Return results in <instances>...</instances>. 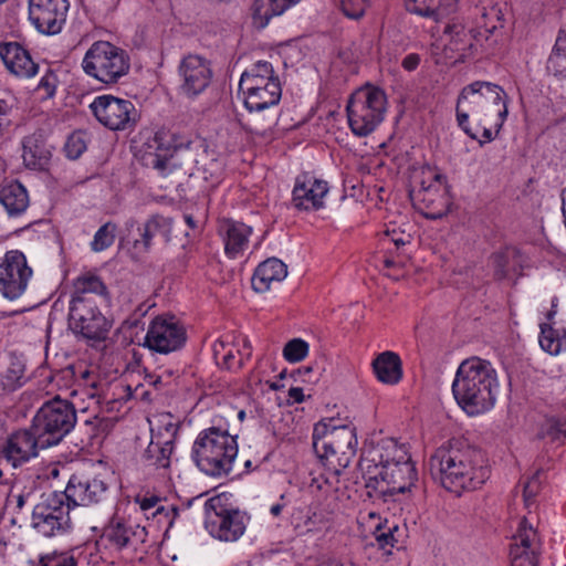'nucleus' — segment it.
I'll return each mask as SVG.
<instances>
[{
  "label": "nucleus",
  "mask_w": 566,
  "mask_h": 566,
  "mask_svg": "<svg viewBox=\"0 0 566 566\" xmlns=\"http://www.w3.org/2000/svg\"><path fill=\"white\" fill-rule=\"evenodd\" d=\"M359 469L368 497L382 499L410 493L416 488L418 472L403 446L394 439H382L363 450Z\"/></svg>",
  "instance_id": "nucleus-1"
},
{
  "label": "nucleus",
  "mask_w": 566,
  "mask_h": 566,
  "mask_svg": "<svg viewBox=\"0 0 566 566\" xmlns=\"http://www.w3.org/2000/svg\"><path fill=\"white\" fill-rule=\"evenodd\" d=\"M428 470L436 482L457 494L475 490L490 478L484 453L461 440L437 449L428 461Z\"/></svg>",
  "instance_id": "nucleus-2"
},
{
  "label": "nucleus",
  "mask_w": 566,
  "mask_h": 566,
  "mask_svg": "<svg viewBox=\"0 0 566 566\" xmlns=\"http://www.w3.org/2000/svg\"><path fill=\"white\" fill-rule=\"evenodd\" d=\"M455 114L458 125L472 139H476V134L468 124L470 114L479 125L494 126L499 134L509 114L507 95L497 84L473 82L461 90Z\"/></svg>",
  "instance_id": "nucleus-3"
},
{
  "label": "nucleus",
  "mask_w": 566,
  "mask_h": 566,
  "mask_svg": "<svg viewBox=\"0 0 566 566\" xmlns=\"http://www.w3.org/2000/svg\"><path fill=\"white\" fill-rule=\"evenodd\" d=\"M499 381L491 363L478 357L462 361L452 382V392L458 405L468 415H480L495 402Z\"/></svg>",
  "instance_id": "nucleus-4"
},
{
  "label": "nucleus",
  "mask_w": 566,
  "mask_h": 566,
  "mask_svg": "<svg viewBox=\"0 0 566 566\" xmlns=\"http://www.w3.org/2000/svg\"><path fill=\"white\" fill-rule=\"evenodd\" d=\"M313 449L329 470L339 474L356 454L355 428L334 424V419L319 421L313 429Z\"/></svg>",
  "instance_id": "nucleus-5"
},
{
  "label": "nucleus",
  "mask_w": 566,
  "mask_h": 566,
  "mask_svg": "<svg viewBox=\"0 0 566 566\" xmlns=\"http://www.w3.org/2000/svg\"><path fill=\"white\" fill-rule=\"evenodd\" d=\"M238 455L235 437L219 428L201 431L193 442L192 459L207 475H228Z\"/></svg>",
  "instance_id": "nucleus-6"
},
{
  "label": "nucleus",
  "mask_w": 566,
  "mask_h": 566,
  "mask_svg": "<svg viewBox=\"0 0 566 566\" xmlns=\"http://www.w3.org/2000/svg\"><path fill=\"white\" fill-rule=\"evenodd\" d=\"M239 91L249 112L256 114L276 106L282 96L280 80L266 61H258L242 73Z\"/></svg>",
  "instance_id": "nucleus-7"
},
{
  "label": "nucleus",
  "mask_w": 566,
  "mask_h": 566,
  "mask_svg": "<svg viewBox=\"0 0 566 566\" xmlns=\"http://www.w3.org/2000/svg\"><path fill=\"white\" fill-rule=\"evenodd\" d=\"M76 424V410L72 402L59 396L45 401L32 420L41 448L60 443Z\"/></svg>",
  "instance_id": "nucleus-8"
},
{
  "label": "nucleus",
  "mask_w": 566,
  "mask_h": 566,
  "mask_svg": "<svg viewBox=\"0 0 566 566\" xmlns=\"http://www.w3.org/2000/svg\"><path fill=\"white\" fill-rule=\"evenodd\" d=\"M346 112L353 134L366 137L384 120L386 94L378 87H361L352 94Z\"/></svg>",
  "instance_id": "nucleus-9"
},
{
  "label": "nucleus",
  "mask_w": 566,
  "mask_h": 566,
  "mask_svg": "<svg viewBox=\"0 0 566 566\" xmlns=\"http://www.w3.org/2000/svg\"><path fill=\"white\" fill-rule=\"evenodd\" d=\"M84 72L104 84H114L125 76L130 62L128 54L107 41L94 42L82 61Z\"/></svg>",
  "instance_id": "nucleus-10"
},
{
  "label": "nucleus",
  "mask_w": 566,
  "mask_h": 566,
  "mask_svg": "<svg viewBox=\"0 0 566 566\" xmlns=\"http://www.w3.org/2000/svg\"><path fill=\"white\" fill-rule=\"evenodd\" d=\"M207 531L214 537L224 542L239 539L249 521L245 512L230 507L223 494L216 495L205 502Z\"/></svg>",
  "instance_id": "nucleus-11"
},
{
  "label": "nucleus",
  "mask_w": 566,
  "mask_h": 566,
  "mask_svg": "<svg viewBox=\"0 0 566 566\" xmlns=\"http://www.w3.org/2000/svg\"><path fill=\"white\" fill-rule=\"evenodd\" d=\"M96 119L111 130H125L136 125L139 115L129 99L101 95L90 105Z\"/></svg>",
  "instance_id": "nucleus-12"
},
{
  "label": "nucleus",
  "mask_w": 566,
  "mask_h": 566,
  "mask_svg": "<svg viewBox=\"0 0 566 566\" xmlns=\"http://www.w3.org/2000/svg\"><path fill=\"white\" fill-rule=\"evenodd\" d=\"M69 326L87 339L98 340L108 332V324L99 312L96 301L72 297L69 311Z\"/></svg>",
  "instance_id": "nucleus-13"
},
{
  "label": "nucleus",
  "mask_w": 566,
  "mask_h": 566,
  "mask_svg": "<svg viewBox=\"0 0 566 566\" xmlns=\"http://www.w3.org/2000/svg\"><path fill=\"white\" fill-rule=\"evenodd\" d=\"M32 276L25 255L18 251H8L0 262V292L9 300L20 297Z\"/></svg>",
  "instance_id": "nucleus-14"
},
{
  "label": "nucleus",
  "mask_w": 566,
  "mask_h": 566,
  "mask_svg": "<svg viewBox=\"0 0 566 566\" xmlns=\"http://www.w3.org/2000/svg\"><path fill=\"white\" fill-rule=\"evenodd\" d=\"M411 197L420 207L421 213L431 220L444 217L451 207V198L448 190L447 177L441 174H434L432 181L426 186L421 182V188L411 191Z\"/></svg>",
  "instance_id": "nucleus-15"
},
{
  "label": "nucleus",
  "mask_w": 566,
  "mask_h": 566,
  "mask_svg": "<svg viewBox=\"0 0 566 566\" xmlns=\"http://www.w3.org/2000/svg\"><path fill=\"white\" fill-rule=\"evenodd\" d=\"M186 342V331L174 317H156L146 334L145 345L160 354H168L182 347Z\"/></svg>",
  "instance_id": "nucleus-16"
},
{
  "label": "nucleus",
  "mask_w": 566,
  "mask_h": 566,
  "mask_svg": "<svg viewBox=\"0 0 566 566\" xmlns=\"http://www.w3.org/2000/svg\"><path fill=\"white\" fill-rule=\"evenodd\" d=\"M180 91L188 97H195L206 91L212 80L210 62L198 54H188L179 63Z\"/></svg>",
  "instance_id": "nucleus-17"
},
{
  "label": "nucleus",
  "mask_w": 566,
  "mask_h": 566,
  "mask_svg": "<svg viewBox=\"0 0 566 566\" xmlns=\"http://www.w3.org/2000/svg\"><path fill=\"white\" fill-rule=\"evenodd\" d=\"M69 8V0H30L29 19L41 33L56 34L65 23Z\"/></svg>",
  "instance_id": "nucleus-18"
},
{
  "label": "nucleus",
  "mask_w": 566,
  "mask_h": 566,
  "mask_svg": "<svg viewBox=\"0 0 566 566\" xmlns=\"http://www.w3.org/2000/svg\"><path fill=\"white\" fill-rule=\"evenodd\" d=\"M32 426L11 433L2 442L1 457L13 468H18L38 457L41 448L40 439Z\"/></svg>",
  "instance_id": "nucleus-19"
},
{
  "label": "nucleus",
  "mask_w": 566,
  "mask_h": 566,
  "mask_svg": "<svg viewBox=\"0 0 566 566\" xmlns=\"http://www.w3.org/2000/svg\"><path fill=\"white\" fill-rule=\"evenodd\" d=\"M541 539L536 530L523 518L510 548L511 566H538Z\"/></svg>",
  "instance_id": "nucleus-20"
},
{
  "label": "nucleus",
  "mask_w": 566,
  "mask_h": 566,
  "mask_svg": "<svg viewBox=\"0 0 566 566\" xmlns=\"http://www.w3.org/2000/svg\"><path fill=\"white\" fill-rule=\"evenodd\" d=\"M327 192L328 185L325 180L304 172L296 177L292 202L298 210H318L323 207V198Z\"/></svg>",
  "instance_id": "nucleus-21"
},
{
  "label": "nucleus",
  "mask_w": 566,
  "mask_h": 566,
  "mask_svg": "<svg viewBox=\"0 0 566 566\" xmlns=\"http://www.w3.org/2000/svg\"><path fill=\"white\" fill-rule=\"evenodd\" d=\"M105 491L106 485L103 481L96 478L73 474L62 493L72 507H75L98 502Z\"/></svg>",
  "instance_id": "nucleus-22"
},
{
  "label": "nucleus",
  "mask_w": 566,
  "mask_h": 566,
  "mask_svg": "<svg viewBox=\"0 0 566 566\" xmlns=\"http://www.w3.org/2000/svg\"><path fill=\"white\" fill-rule=\"evenodd\" d=\"M0 56L6 67L19 77H31L38 72V64L30 53L17 42L1 43Z\"/></svg>",
  "instance_id": "nucleus-23"
},
{
  "label": "nucleus",
  "mask_w": 566,
  "mask_h": 566,
  "mask_svg": "<svg viewBox=\"0 0 566 566\" xmlns=\"http://www.w3.org/2000/svg\"><path fill=\"white\" fill-rule=\"evenodd\" d=\"M218 231L222 238L227 256L235 259L243 254L252 233L251 227L242 222L223 220L220 222Z\"/></svg>",
  "instance_id": "nucleus-24"
},
{
  "label": "nucleus",
  "mask_w": 566,
  "mask_h": 566,
  "mask_svg": "<svg viewBox=\"0 0 566 566\" xmlns=\"http://www.w3.org/2000/svg\"><path fill=\"white\" fill-rule=\"evenodd\" d=\"M181 146L182 143L178 142L174 133L169 130L157 132L151 144H149V148L155 151L148 153V164L161 172L165 171L168 168L169 160Z\"/></svg>",
  "instance_id": "nucleus-25"
},
{
  "label": "nucleus",
  "mask_w": 566,
  "mask_h": 566,
  "mask_svg": "<svg viewBox=\"0 0 566 566\" xmlns=\"http://www.w3.org/2000/svg\"><path fill=\"white\" fill-rule=\"evenodd\" d=\"M287 275V266L277 258H269L255 269L251 284L255 292L264 293L271 283L281 282Z\"/></svg>",
  "instance_id": "nucleus-26"
},
{
  "label": "nucleus",
  "mask_w": 566,
  "mask_h": 566,
  "mask_svg": "<svg viewBox=\"0 0 566 566\" xmlns=\"http://www.w3.org/2000/svg\"><path fill=\"white\" fill-rule=\"evenodd\" d=\"M161 428L157 433L151 429V441L143 454V461L147 467L154 469H168L174 447L170 441H163Z\"/></svg>",
  "instance_id": "nucleus-27"
},
{
  "label": "nucleus",
  "mask_w": 566,
  "mask_h": 566,
  "mask_svg": "<svg viewBox=\"0 0 566 566\" xmlns=\"http://www.w3.org/2000/svg\"><path fill=\"white\" fill-rule=\"evenodd\" d=\"M407 11L439 21L455 11L457 0H405Z\"/></svg>",
  "instance_id": "nucleus-28"
},
{
  "label": "nucleus",
  "mask_w": 566,
  "mask_h": 566,
  "mask_svg": "<svg viewBox=\"0 0 566 566\" xmlns=\"http://www.w3.org/2000/svg\"><path fill=\"white\" fill-rule=\"evenodd\" d=\"M377 379L384 384L396 385L402 378V363L398 354L386 350L373 360Z\"/></svg>",
  "instance_id": "nucleus-29"
},
{
  "label": "nucleus",
  "mask_w": 566,
  "mask_h": 566,
  "mask_svg": "<svg viewBox=\"0 0 566 566\" xmlns=\"http://www.w3.org/2000/svg\"><path fill=\"white\" fill-rule=\"evenodd\" d=\"M300 0H254L252 6L253 24L258 29L268 25L270 19L282 14L290 6Z\"/></svg>",
  "instance_id": "nucleus-30"
},
{
  "label": "nucleus",
  "mask_w": 566,
  "mask_h": 566,
  "mask_svg": "<svg viewBox=\"0 0 566 566\" xmlns=\"http://www.w3.org/2000/svg\"><path fill=\"white\" fill-rule=\"evenodd\" d=\"M32 526L43 536L50 537L64 533L71 526L70 516L60 518L45 513L42 507H34L32 512Z\"/></svg>",
  "instance_id": "nucleus-31"
},
{
  "label": "nucleus",
  "mask_w": 566,
  "mask_h": 566,
  "mask_svg": "<svg viewBox=\"0 0 566 566\" xmlns=\"http://www.w3.org/2000/svg\"><path fill=\"white\" fill-rule=\"evenodd\" d=\"M0 203L10 216L22 213L29 206L27 189L18 181L2 186L0 188Z\"/></svg>",
  "instance_id": "nucleus-32"
},
{
  "label": "nucleus",
  "mask_w": 566,
  "mask_h": 566,
  "mask_svg": "<svg viewBox=\"0 0 566 566\" xmlns=\"http://www.w3.org/2000/svg\"><path fill=\"white\" fill-rule=\"evenodd\" d=\"M22 157L28 167L43 169L51 158V149L40 136H29L23 142Z\"/></svg>",
  "instance_id": "nucleus-33"
},
{
  "label": "nucleus",
  "mask_w": 566,
  "mask_h": 566,
  "mask_svg": "<svg viewBox=\"0 0 566 566\" xmlns=\"http://www.w3.org/2000/svg\"><path fill=\"white\" fill-rule=\"evenodd\" d=\"M170 226V219L161 216H154L143 226H138L137 231L139 238L134 239V250L137 253H147L151 245V239L156 232L163 228Z\"/></svg>",
  "instance_id": "nucleus-34"
},
{
  "label": "nucleus",
  "mask_w": 566,
  "mask_h": 566,
  "mask_svg": "<svg viewBox=\"0 0 566 566\" xmlns=\"http://www.w3.org/2000/svg\"><path fill=\"white\" fill-rule=\"evenodd\" d=\"M24 371V363L15 355H10L6 368L0 371V387L11 391L22 386Z\"/></svg>",
  "instance_id": "nucleus-35"
},
{
  "label": "nucleus",
  "mask_w": 566,
  "mask_h": 566,
  "mask_svg": "<svg viewBox=\"0 0 566 566\" xmlns=\"http://www.w3.org/2000/svg\"><path fill=\"white\" fill-rule=\"evenodd\" d=\"M539 345L543 350L551 355H558L566 349V334L560 335L552 324H541Z\"/></svg>",
  "instance_id": "nucleus-36"
},
{
  "label": "nucleus",
  "mask_w": 566,
  "mask_h": 566,
  "mask_svg": "<svg viewBox=\"0 0 566 566\" xmlns=\"http://www.w3.org/2000/svg\"><path fill=\"white\" fill-rule=\"evenodd\" d=\"M105 294L106 286L98 276H82L75 282V292L73 297L95 300L96 296H103Z\"/></svg>",
  "instance_id": "nucleus-37"
},
{
  "label": "nucleus",
  "mask_w": 566,
  "mask_h": 566,
  "mask_svg": "<svg viewBox=\"0 0 566 566\" xmlns=\"http://www.w3.org/2000/svg\"><path fill=\"white\" fill-rule=\"evenodd\" d=\"M134 534L133 528L123 522H112L104 530V537L117 549L127 547Z\"/></svg>",
  "instance_id": "nucleus-38"
},
{
  "label": "nucleus",
  "mask_w": 566,
  "mask_h": 566,
  "mask_svg": "<svg viewBox=\"0 0 566 566\" xmlns=\"http://www.w3.org/2000/svg\"><path fill=\"white\" fill-rule=\"evenodd\" d=\"M34 507H42L46 514L56 516H70L72 505L66 501L62 492H51L43 502L36 504Z\"/></svg>",
  "instance_id": "nucleus-39"
},
{
  "label": "nucleus",
  "mask_w": 566,
  "mask_h": 566,
  "mask_svg": "<svg viewBox=\"0 0 566 566\" xmlns=\"http://www.w3.org/2000/svg\"><path fill=\"white\" fill-rule=\"evenodd\" d=\"M115 224L107 222L102 226L94 235V239L91 243L92 250L95 252H101L107 248H109L115 240Z\"/></svg>",
  "instance_id": "nucleus-40"
},
{
  "label": "nucleus",
  "mask_w": 566,
  "mask_h": 566,
  "mask_svg": "<svg viewBox=\"0 0 566 566\" xmlns=\"http://www.w3.org/2000/svg\"><path fill=\"white\" fill-rule=\"evenodd\" d=\"M28 482L29 485L24 484L22 486L23 481L18 480L10 490L9 500H14L18 509H22L31 500L35 491L34 481L29 480Z\"/></svg>",
  "instance_id": "nucleus-41"
},
{
  "label": "nucleus",
  "mask_w": 566,
  "mask_h": 566,
  "mask_svg": "<svg viewBox=\"0 0 566 566\" xmlns=\"http://www.w3.org/2000/svg\"><path fill=\"white\" fill-rule=\"evenodd\" d=\"M308 354V344L302 338H293L283 348V356L290 363H297Z\"/></svg>",
  "instance_id": "nucleus-42"
},
{
  "label": "nucleus",
  "mask_w": 566,
  "mask_h": 566,
  "mask_svg": "<svg viewBox=\"0 0 566 566\" xmlns=\"http://www.w3.org/2000/svg\"><path fill=\"white\" fill-rule=\"evenodd\" d=\"M86 147L85 134L83 132H74L69 136L64 145V151L67 158L74 160L81 157Z\"/></svg>",
  "instance_id": "nucleus-43"
},
{
  "label": "nucleus",
  "mask_w": 566,
  "mask_h": 566,
  "mask_svg": "<svg viewBox=\"0 0 566 566\" xmlns=\"http://www.w3.org/2000/svg\"><path fill=\"white\" fill-rule=\"evenodd\" d=\"M397 533H399L398 525H392L384 530L381 525H378L375 531V538L378 546L382 549L387 547H394L398 543Z\"/></svg>",
  "instance_id": "nucleus-44"
},
{
  "label": "nucleus",
  "mask_w": 566,
  "mask_h": 566,
  "mask_svg": "<svg viewBox=\"0 0 566 566\" xmlns=\"http://www.w3.org/2000/svg\"><path fill=\"white\" fill-rule=\"evenodd\" d=\"M546 69L554 76L566 78V53L553 50L547 60Z\"/></svg>",
  "instance_id": "nucleus-45"
},
{
  "label": "nucleus",
  "mask_w": 566,
  "mask_h": 566,
  "mask_svg": "<svg viewBox=\"0 0 566 566\" xmlns=\"http://www.w3.org/2000/svg\"><path fill=\"white\" fill-rule=\"evenodd\" d=\"M483 24L480 25V29H483L486 33V38L490 34H493L497 28H503V19L501 17V11L491 8L489 12L483 14Z\"/></svg>",
  "instance_id": "nucleus-46"
},
{
  "label": "nucleus",
  "mask_w": 566,
  "mask_h": 566,
  "mask_svg": "<svg viewBox=\"0 0 566 566\" xmlns=\"http://www.w3.org/2000/svg\"><path fill=\"white\" fill-rule=\"evenodd\" d=\"M492 264L494 269V277L503 280L507 275L509 258L506 253L497 252L492 255Z\"/></svg>",
  "instance_id": "nucleus-47"
},
{
  "label": "nucleus",
  "mask_w": 566,
  "mask_h": 566,
  "mask_svg": "<svg viewBox=\"0 0 566 566\" xmlns=\"http://www.w3.org/2000/svg\"><path fill=\"white\" fill-rule=\"evenodd\" d=\"M340 6L348 18L358 19L364 14V0H342Z\"/></svg>",
  "instance_id": "nucleus-48"
},
{
  "label": "nucleus",
  "mask_w": 566,
  "mask_h": 566,
  "mask_svg": "<svg viewBox=\"0 0 566 566\" xmlns=\"http://www.w3.org/2000/svg\"><path fill=\"white\" fill-rule=\"evenodd\" d=\"M541 472L537 471L525 484L524 486V501L526 504H528L538 493L539 491V481Z\"/></svg>",
  "instance_id": "nucleus-49"
},
{
  "label": "nucleus",
  "mask_w": 566,
  "mask_h": 566,
  "mask_svg": "<svg viewBox=\"0 0 566 566\" xmlns=\"http://www.w3.org/2000/svg\"><path fill=\"white\" fill-rule=\"evenodd\" d=\"M296 373L298 374L300 377H302L303 381H306V382H315L318 380V376L321 373H318V370L314 369L313 366H306V367H302V368H297L296 369Z\"/></svg>",
  "instance_id": "nucleus-50"
},
{
  "label": "nucleus",
  "mask_w": 566,
  "mask_h": 566,
  "mask_svg": "<svg viewBox=\"0 0 566 566\" xmlns=\"http://www.w3.org/2000/svg\"><path fill=\"white\" fill-rule=\"evenodd\" d=\"M164 430L165 433L161 432L163 441H170V444L172 446L174 439L177 434V426L169 420L164 423Z\"/></svg>",
  "instance_id": "nucleus-51"
},
{
  "label": "nucleus",
  "mask_w": 566,
  "mask_h": 566,
  "mask_svg": "<svg viewBox=\"0 0 566 566\" xmlns=\"http://www.w3.org/2000/svg\"><path fill=\"white\" fill-rule=\"evenodd\" d=\"M420 63V56L416 53L408 54L401 62V65L407 71H413Z\"/></svg>",
  "instance_id": "nucleus-52"
},
{
  "label": "nucleus",
  "mask_w": 566,
  "mask_h": 566,
  "mask_svg": "<svg viewBox=\"0 0 566 566\" xmlns=\"http://www.w3.org/2000/svg\"><path fill=\"white\" fill-rule=\"evenodd\" d=\"M553 50L566 53V28L559 30Z\"/></svg>",
  "instance_id": "nucleus-53"
},
{
  "label": "nucleus",
  "mask_w": 566,
  "mask_h": 566,
  "mask_svg": "<svg viewBox=\"0 0 566 566\" xmlns=\"http://www.w3.org/2000/svg\"><path fill=\"white\" fill-rule=\"evenodd\" d=\"M483 127V138L484 140H479L480 145H483L485 142H492L495 136L497 135L496 133L493 134L492 133V128H494V126H490V125H481Z\"/></svg>",
  "instance_id": "nucleus-54"
},
{
  "label": "nucleus",
  "mask_w": 566,
  "mask_h": 566,
  "mask_svg": "<svg viewBox=\"0 0 566 566\" xmlns=\"http://www.w3.org/2000/svg\"><path fill=\"white\" fill-rule=\"evenodd\" d=\"M158 497L157 496H149V497H144L142 501H140V509L143 511H147V510H150L153 507L156 506V504L158 503Z\"/></svg>",
  "instance_id": "nucleus-55"
},
{
  "label": "nucleus",
  "mask_w": 566,
  "mask_h": 566,
  "mask_svg": "<svg viewBox=\"0 0 566 566\" xmlns=\"http://www.w3.org/2000/svg\"><path fill=\"white\" fill-rule=\"evenodd\" d=\"M289 397L295 402H302L304 400L303 389L298 387H291L289 389Z\"/></svg>",
  "instance_id": "nucleus-56"
},
{
  "label": "nucleus",
  "mask_w": 566,
  "mask_h": 566,
  "mask_svg": "<svg viewBox=\"0 0 566 566\" xmlns=\"http://www.w3.org/2000/svg\"><path fill=\"white\" fill-rule=\"evenodd\" d=\"M8 113V105L4 101L0 99V137L3 134L4 123L3 119Z\"/></svg>",
  "instance_id": "nucleus-57"
},
{
  "label": "nucleus",
  "mask_w": 566,
  "mask_h": 566,
  "mask_svg": "<svg viewBox=\"0 0 566 566\" xmlns=\"http://www.w3.org/2000/svg\"><path fill=\"white\" fill-rule=\"evenodd\" d=\"M53 76H44L41 82H40V87H45L46 91L51 94L52 93V87L53 85L51 84L50 80L52 78Z\"/></svg>",
  "instance_id": "nucleus-58"
},
{
  "label": "nucleus",
  "mask_w": 566,
  "mask_h": 566,
  "mask_svg": "<svg viewBox=\"0 0 566 566\" xmlns=\"http://www.w3.org/2000/svg\"><path fill=\"white\" fill-rule=\"evenodd\" d=\"M283 504L276 503L271 506L270 512L273 516H279L283 510Z\"/></svg>",
  "instance_id": "nucleus-59"
},
{
  "label": "nucleus",
  "mask_w": 566,
  "mask_h": 566,
  "mask_svg": "<svg viewBox=\"0 0 566 566\" xmlns=\"http://www.w3.org/2000/svg\"><path fill=\"white\" fill-rule=\"evenodd\" d=\"M224 348V343L222 340H217L213 345V353L216 358H218L219 354L221 353V349Z\"/></svg>",
  "instance_id": "nucleus-60"
},
{
  "label": "nucleus",
  "mask_w": 566,
  "mask_h": 566,
  "mask_svg": "<svg viewBox=\"0 0 566 566\" xmlns=\"http://www.w3.org/2000/svg\"><path fill=\"white\" fill-rule=\"evenodd\" d=\"M231 359H233V355L231 354V352L224 354L222 356V360H223V365L227 367V368H231Z\"/></svg>",
  "instance_id": "nucleus-61"
},
{
  "label": "nucleus",
  "mask_w": 566,
  "mask_h": 566,
  "mask_svg": "<svg viewBox=\"0 0 566 566\" xmlns=\"http://www.w3.org/2000/svg\"><path fill=\"white\" fill-rule=\"evenodd\" d=\"M185 221H186V223H187L191 229L196 228V222H195V219H193V217H192V216H190V214H186V216H185Z\"/></svg>",
  "instance_id": "nucleus-62"
},
{
  "label": "nucleus",
  "mask_w": 566,
  "mask_h": 566,
  "mask_svg": "<svg viewBox=\"0 0 566 566\" xmlns=\"http://www.w3.org/2000/svg\"><path fill=\"white\" fill-rule=\"evenodd\" d=\"M392 242L397 248H400L407 243V241L403 238L392 239Z\"/></svg>",
  "instance_id": "nucleus-63"
},
{
  "label": "nucleus",
  "mask_w": 566,
  "mask_h": 566,
  "mask_svg": "<svg viewBox=\"0 0 566 566\" xmlns=\"http://www.w3.org/2000/svg\"><path fill=\"white\" fill-rule=\"evenodd\" d=\"M555 314H556V310H551V311L547 313L546 318H547V321L549 322L548 324L553 323V318H554Z\"/></svg>",
  "instance_id": "nucleus-64"
}]
</instances>
